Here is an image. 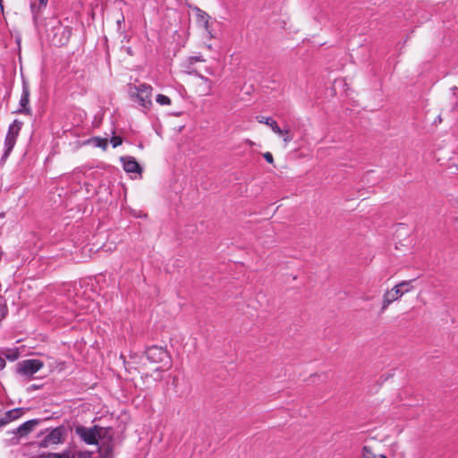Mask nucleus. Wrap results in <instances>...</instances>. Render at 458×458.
Wrapping results in <instances>:
<instances>
[{"label":"nucleus","instance_id":"nucleus-1","mask_svg":"<svg viewBox=\"0 0 458 458\" xmlns=\"http://www.w3.org/2000/svg\"><path fill=\"white\" fill-rule=\"evenodd\" d=\"M76 433L87 444H96L98 446L100 458H113L112 430L107 428L77 427Z\"/></svg>","mask_w":458,"mask_h":458},{"label":"nucleus","instance_id":"nucleus-16","mask_svg":"<svg viewBox=\"0 0 458 458\" xmlns=\"http://www.w3.org/2000/svg\"><path fill=\"white\" fill-rule=\"evenodd\" d=\"M72 457L70 453H64L62 451L60 453H48L47 454H42L38 458H70Z\"/></svg>","mask_w":458,"mask_h":458},{"label":"nucleus","instance_id":"nucleus-25","mask_svg":"<svg viewBox=\"0 0 458 458\" xmlns=\"http://www.w3.org/2000/svg\"><path fill=\"white\" fill-rule=\"evenodd\" d=\"M5 367V360L4 358L0 357V369H3Z\"/></svg>","mask_w":458,"mask_h":458},{"label":"nucleus","instance_id":"nucleus-23","mask_svg":"<svg viewBox=\"0 0 458 458\" xmlns=\"http://www.w3.org/2000/svg\"><path fill=\"white\" fill-rule=\"evenodd\" d=\"M122 142H123V140H122L121 137L114 136L111 139V143H112L114 148H116V147L120 146L122 144Z\"/></svg>","mask_w":458,"mask_h":458},{"label":"nucleus","instance_id":"nucleus-4","mask_svg":"<svg viewBox=\"0 0 458 458\" xmlns=\"http://www.w3.org/2000/svg\"><path fill=\"white\" fill-rule=\"evenodd\" d=\"M67 429L64 426L47 428L37 436V445L42 448H50L64 442Z\"/></svg>","mask_w":458,"mask_h":458},{"label":"nucleus","instance_id":"nucleus-5","mask_svg":"<svg viewBox=\"0 0 458 458\" xmlns=\"http://www.w3.org/2000/svg\"><path fill=\"white\" fill-rule=\"evenodd\" d=\"M413 280L402 281L394 285L391 290L386 291L383 295L382 310H385L388 306L400 299L404 293L411 290V283Z\"/></svg>","mask_w":458,"mask_h":458},{"label":"nucleus","instance_id":"nucleus-13","mask_svg":"<svg viewBox=\"0 0 458 458\" xmlns=\"http://www.w3.org/2000/svg\"><path fill=\"white\" fill-rule=\"evenodd\" d=\"M64 453H70L72 457L70 458H100L98 456H95L92 452L83 451L76 446H71L64 450Z\"/></svg>","mask_w":458,"mask_h":458},{"label":"nucleus","instance_id":"nucleus-11","mask_svg":"<svg viewBox=\"0 0 458 458\" xmlns=\"http://www.w3.org/2000/svg\"><path fill=\"white\" fill-rule=\"evenodd\" d=\"M23 414L21 408H15L6 411L2 418H0V427H4L11 421L19 419Z\"/></svg>","mask_w":458,"mask_h":458},{"label":"nucleus","instance_id":"nucleus-27","mask_svg":"<svg viewBox=\"0 0 458 458\" xmlns=\"http://www.w3.org/2000/svg\"><path fill=\"white\" fill-rule=\"evenodd\" d=\"M124 21L123 17L122 18V20H118L117 21V24L120 25L123 21Z\"/></svg>","mask_w":458,"mask_h":458},{"label":"nucleus","instance_id":"nucleus-18","mask_svg":"<svg viewBox=\"0 0 458 458\" xmlns=\"http://www.w3.org/2000/svg\"><path fill=\"white\" fill-rule=\"evenodd\" d=\"M209 16L205 12L198 9V21L201 22L206 30L208 29Z\"/></svg>","mask_w":458,"mask_h":458},{"label":"nucleus","instance_id":"nucleus-7","mask_svg":"<svg viewBox=\"0 0 458 458\" xmlns=\"http://www.w3.org/2000/svg\"><path fill=\"white\" fill-rule=\"evenodd\" d=\"M44 366V362L40 360L30 359L24 360L17 363L16 371L19 375L27 379L33 378L36 374Z\"/></svg>","mask_w":458,"mask_h":458},{"label":"nucleus","instance_id":"nucleus-10","mask_svg":"<svg viewBox=\"0 0 458 458\" xmlns=\"http://www.w3.org/2000/svg\"><path fill=\"white\" fill-rule=\"evenodd\" d=\"M121 161L123 163V169L127 173H141V168L135 158L131 157H121Z\"/></svg>","mask_w":458,"mask_h":458},{"label":"nucleus","instance_id":"nucleus-24","mask_svg":"<svg viewBox=\"0 0 458 458\" xmlns=\"http://www.w3.org/2000/svg\"><path fill=\"white\" fill-rule=\"evenodd\" d=\"M263 157H264V158L266 159V161L267 163H269V164H273L274 163V157H273V155L270 152L264 153Z\"/></svg>","mask_w":458,"mask_h":458},{"label":"nucleus","instance_id":"nucleus-22","mask_svg":"<svg viewBox=\"0 0 458 458\" xmlns=\"http://www.w3.org/2000/svg\"><path fill=\"white\" fill-rule=\"evenodd\" d=\"M92 140L97 147L102 148L103 149H106L107 147V140L106 139L94 138Z\"/></svg>","mask_w":458,"mask_h":458},{"label":"nucleus","instance_id":"nucleus-26","mask_svg":"<svg viewBox=\"0 0 458 458\" xmlns=\"http://www.w3.org/2000/svg\"><path fill=\"white\" fill-rule=\"evenodd\" d=\"M47 1H48V0H39V3H40L41 4L46 5V4H47Z\"/></svg>","mask_w":458,"mask_h":458},{"label":"nucleus","instance_id":"nucleus-20","mask_svg":"<svg viewBox=\"0 0 458 458\" xmlns=\"http://www.w3.org/2000/svg\"><path fill=\"white\" fill-rule=\"evenodd\" d=\"M363 455L365 458H386L385 454H373L370 448L368 446L363 447Z\"/></svg>","mask_w":458,"mask_h":458},{"label":"nucleus","instance_id":"nucleus-19","mask_svg":"<svg viewBox=\"0 0 458 458\" xmlns=\"http://www.w3.org/2000/svg\"><path fill=\"white\" fill-rule=\"evenodd\" d=\"M156 101L160 106H170L172 103L171 99L167 96L163 94L157 95Z\"/></svg>","mask_w":458,"mask_h":458},{"label":"nucleus","instance_id":"nucleus-6","mask_svg":"<svg viewBox=\"0 0 458 458\" xmlns=\"http://www.w3.org/2000/svg\"><path fill=\"white\" fill-rule=\"evenodd\" d=\"M21 127H22V122H21L19 120H14L13 122V123L9 126V129H8L7 134L5 136V140H4V152L2 157V161H4L9 157L10 153L12 152V150L16 143L17 138L20 134V131L21 130Z\"/></svg>","mask_w":458,"mask_h":458},{"label":"nucleus","instance_id":"nucleus-9","mask_svg":"<svg viewBox=\"0 0 458 458\" xmlns=\"http://www.w3.org/2000/svg\"><path fill=\"white\" fill-rule=\"evenodd\" d=\"M30 88L26 81L22 83V92L20 99V108L17 110L19 114H31L30 102Z\"/></svg>","mask_w":458,"mask_h":458},{"label":"nucleus","instance_id":"nucleus-28","mask_svg":"<svg viewBox=\"0 0 458 458\" xmlns=\"http://www.w3.org/2000/svg\"><path fill=\"white\" fill-rule=\"evenodd\" d=\"M160 378H161V376H160V374H158L155 379H160Z\"/></svg>","mask_w":458,"mask_h":458},{"label":"nucleus","instance_id":"nucleus-15","mask_svg":"<svg viewBox=\"0 0 458 458\" xmlns=\"http://www.w3.org/2000/svg\"><path fill=\"white\" fill-rule=\"evenodd\" d=\"M257 120L260 123H265L268 125L275 133H281V128L278 126L277 123L271 117L258 116Z\"/></svg>","mask_w":458,"mask_h":458},{"label":"nucleus","instance_id":"nucleus-17","mask_svg":"<svg viewBox=\"0 0 458 458\" xmlns=\"http://www.w3.org/2000/svg\"><path fill=\"white\" fill-rule=\"evenodd\" d=\"M3 354L7 360L11 361H14L20 357V352L18 349H8L4 351Z\"/></svg>","mask_w":458,"mask_h":458},{"label":"nucleus","instance_id":"nucleus-3","mask_svg":"<svg viewBox=\"0 0 458 458\" xmlns=\"http://www.w3.org/2000/svg\"><path fill=\"white\" fill-rule=\"evenodd\" d=\"M147 360L153 365L150 369L160 372L169 369L172 364L168 352L159 346H151L146 350Z\"/></svg>","mask_w":458,"mask_h":458},{"label":"nucleus","instance_id":"nucleus-12","mask_svg":"<svg viewBox=\"0 0 458 458\" xmlns=\"http://www.w3.org/2000/svg\"><path fill=\"white\" fill-rule=\"evenodd\" d=\"M199 91L202 96H210L212 94L213 82L203 75L199 76Z\"/></svg>","mask_w":458,"mask_h":458},{"label":"nucleus","instance_id":"nucleus-14","mask_svg":"<svg viewBox=\"0 0 458 458\" xmlns=\"http://www.w3.org/2000/svg\"><path fill=\"white\" fill-rule=\"evenodd\" d=\"M39 423L38 420H30L24 423H22L20 427H18L14 433L20 435L21 437H24L30 432L33 430V428Z\"/></svg>","mask_w":458,"mask_h":458},{"label":"nucleus","instance_id":"nucleus-2","mask_svg":"<svg viewBox=\"0 0 458 458\" xmlns=\"http://www.w3.org/2000/svg\"><path fill=\"white\" fill-rule=\"evenodd\" d=\"M152 91V86L147 83L129 84L128 86V94L131 99L136 102L144 113L149 111L153 105Z\"/></svg>","mask_w":458,"mask_h":458},{"label":"nucleus","instance_id":"nucleus-21","mask_svg":"<svg viewBox=\"0 0 458 458\" xmlns=\"http://www.w3.org/2000/svg\"><path fill=\"white\" fill-rule=\"evenodd\" d=\"M277 134L283 138V140L285 143H288L293 140V135L291 134L289 130H282L281 129V133H277Z\"/></svg>","mask_w":458,"mask_h":458},{"label":"nucleus","instance_id":"nucleus-8","mask_svg":"<svg viewBox=\"0 0 458 458\" xmlns=\"http://www.w3.org/2000/svg\"><path fill=\"white\" fill-rule=\"evenodd\" d=\"M72 35V30L68 27H56L53 38V44L55 46H64L68 43Z\"/></svg>","mask_w":458,"mask_h":458}]
</instances>
